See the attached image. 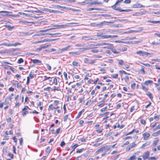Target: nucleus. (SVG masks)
<instances>
[{
    "label": "nucleus",
    "mask_w": 160,
    "mask_h": 160,
    "mask_svg": "<svg viewBox=\"0 0 160 160\" xmlns=\"http://www.w3.org/2000/svg\"><path fill=\"white\" fill-rule=\"evenodd\" d=\"M50 42V41H49V39H44L43 40L37 42L36 43H40V42Z\"/></svg>",
    "instance_id": "28"
},
{
    "label": "nucleus",
    "mask_w": 160,
    "mask_h": 160,
    "mask_svg": "<svg viewBox=\"0 0 160 160\" xmlns=\"http://www.w3.org/2000/svg\"><path fill=\"white\" fill-rule=\"evenodd\" d=\"M95 60H89V63L91 64H93L95 62Z\"/></svg>",
    "instance_id": "48"
},
{
    "label": "nucleus",
    "mask_w": 160,
    "mask_h": 160,
    "mask_svg": "<svg viewBox=\"0 0 160 160\" xmlns=\"http://www.w3.org/2000/svg\"><path fill=\"white\" fill-rule=\"evenodd\" d=\"M24 62L22 58H20L19 59L18 61L17 62L18 63H21Z\"/></svg>",
    "instance_id": "38"
},
{
    "label": "nucleus",
    "mask_w": 160,
    "mask_h": 160,
    "mask_svg": "<svg viewBox=\"0 0 160 160\" xmlns=\"http://www.w3.org/2000/svg\"><path fill=\"white\" fill-rule=\"evenodd\" d=\"M140 122L142 124H145L146 123V121L144 119H141L140 120Z\"/></svg>",
    "instance_id": "53"
},
{
    "label": "nucleus",
    "mask_w": 160,
    "mask_h": 160,
    "mask_svg": "<svg viewBox=\"0 0 160 160\" xmlns=\"http://www.w3.org/2000/svg\"><path fill=\"white\" fill-rule=\"evenodd\" d=\"M143 40L142 39H140L137 41H131V44H137L141 43L142 42Z\"/></svg>",
    "instance_id": "11"
},
{
    "label": "nucleus",
    "mask_w": 160,
    "mask_h": 160,
    "mask_svg": "<svg viewBox=\"0 0 160 160\" xmlns=\"http://www.w3.org/2000/svg\"><path fill=\"white\" fill-rule=\"evenodd\" d=\"M82 39H84L86 40H92L93 39V38L90 36H83L82 37Z\"/></svg>",
    "instance_id": "14"
},
{
    "label": "nucleus",
    "mask_w": 160,
    "mask_h": 160,
    "mask_svg": "<svg viewBox=\"0 0 160 160\" xmlns=\"http://www.w3.org/2000/svg\"><path fill=\"white\" fill-rule=\"evenodd\" d=\"M52 6L55 8H61V6L59 5H52Z\"/></svg>",
    "instance_id": "34"
},
{
    "label": "nucleus",
    "mask_w": 160,
    "mask_h": 160,
    "mask_svg": "<svg viewBox=\"0 0 160 160\" xmlns=\"http://www.w3.org/2000/svg\"><path fill=\"white\" fill-rule=\"evenodd\" d=\"M28 113V111H25L23 112L22 113V114L23 116H24Z\"/></svg>",
    "instance_id": "60"
},
{
    "label": "nucleus",
    "mask_w": 160,
    "mask_h": 160,
    "mask_svg": "<svg viewBox=\"0 0 160 160\" xmlns=\"http://www.w3.org/2000/svg\"><path fill=\"white\" fill-rule=\"evenodd\" d=\"M150 53L148 52H146L145 51H143L142 56L147 57H148L149 55H150Z\"/></svg>",
    "instance_id": "19"
},
{
    "label": "nucleus",
    "mask_w": 160,
    "mask_h": 160,
    "mask_svg": "<svg viewBox=\"0 0 160 160\" xmlns=\"http://www.w3.org/2000/svg\"><path fill=\"white\" fill-rule=\"evenodd\" d=\"M75 46L78 47H82L84 46V44H75Z\"/></svg>",
    "instance_id": "41"
},
{
    "label": "nucleus",
    "mask_w": 160,
    "mask_h": 160,
    "mask_svg": "<svg viewBox=\"0 0 160 160\" xmlns=\"http://www.w3.org/2000/svg\"><path fill=\"white\" fill-rule=\"evenodd\" d=\"M52 149L49 146H48L45 150V152L46 153H48V154L50 153Z\"/></svg>",
    "instance_id": "22"
},
{
    "label": "nucleus",
    "mask_w": 160,
    "mask_h": 160,
    "mask_svg": "<svg viewBox=\"0 0 160 160\" xmlns=\"http://www.w3.org/2000/svg\"><path fill=\"white\" fill-rule=\"evenodd\" d=\"M142 135L144 136L143 140H147L150 136V134L148 133H145L142 134Z\"/></svg>",
    "instance_id": "9"
},
{
    "label": "nucleus",
    "mask_w": 160,
    "mask_h": 160,
    "mask_svg": "<svg viewBox=\"0 0 160 160\" xmlns=\"http://www.w3.org/2000/svg\"><path fill=\"white\" fill-rule=\"evenodd\" d=\"M153 82V81L152 80H148L147 81H146L145 82H144V83L145 84H150V83H152Z\"/></svg>",
    "instance_id": "32"
},
{
    "label": "nucleus",
    "mask_w": 160,
    "mask_h": 160,
    "mask_svg": "<svg viewBox=\"0 0 160 160\" xmlns=\"http://www.w3.org/2000/svg\"><path fill=\"white\" fill-rule=\"evenodd\" d=\"M67 9L71 10L72 11H74V12H77V11H79V10L78 9H78H76L75 8H68Z\"/></svg>",
    "instance_id": "27"
},
{
    "label": "nucleus",
    "mask_w": 160,
    "mask_h": 160,
    "mask_svg": "<svg viewBox=\"0 0 160 160\" xmlns=\"http://www.w3.org/2000/svg\"><path fill=\"white\" fill-rule=\"evenodd\" d=\"M54 83L55 85H57L58 84L57 80L56 78H54L53 79Z\"/></svg>",
    "instance_id": "49"
},
{
    "label": "nucleus",
    "mask_w": 160,
    "mask_h": 160,
    "mask_svg": "<svg viewBox=\"0 0 160 160\" xmlns=\"http://www.w3.org/2000/svg\"><path fill=\"white\" fill-rule=\"evenodd\" d=\"M28 109H30L29 107L28 106H25L24 108L22 109V111H25L27 110Z\"/></svg>",
    "instance_id": "59"
},
{
    "label": "nucleus",
    "mask_w": 160,
    "mask_h": 160,
    "mask_svg": "<svg viewBox=\"0 0 160 160\" xmlns=\"http://www.w3.org/2000/svg\"><path fill=\"white\" fill-rule=\"evenodd\" d=\"M136 158V156L135 155H133L131 156L129 159V160H134Z\"/></svg>",
    "instance_id": "30"
},
{
    "label": "nucleus",
    "mask_w": 160,
    "mask_h": 160,
    "mask_svg": "<svg viewBox=\"0 0 160 160\" xmlns=\"http://www.w3.org/2000/svg\"><path fill=\"white\" fill-rule=\"evenodd\" d=\"M66 1H65L66 2H76V1L75 0H66Z\"/></svg>",
    "instance_id": "50"
},
{
    "label": "nucleus",
    "mask_w": 160,
    "mask_h": 160,
    "mask_svg": "<svg viewBox=\"0 0 160 160\" xmlns=\"http://www.w3.org/2000/svg\"><path fill=\"white\" fill-rule=\"evenodd\" d=\"M116 11H119L120 12H129L131 11V10L130 9H121L120 8H118L116 9Z\"/></svg>",
    "instance_id": "10"
},
{
    "label": "nucleus",
    "mask_w": 160,
    "mask_h": 160,
    "mask_svg": "<svg viewBox=\"0 0 160 160\" xmlns=\"http://www.w3.org/2000/svg\"><path fill=\"white\" fill-rule=\"evenodd\" d=\"M125 80L126 82L129 81V78L128 76H125Z\"/></svg>",
    "instance_id": "55"
},
{
    "label": "nucleus",
    "mask_w": 160,
    "mask_h": 160,
    "mask_svg": "<svg viewBox=\"0 0 160 160\" xmlns=\"http://www.w3.org/2000/svg\"><path fill=\"white\" fill-rule=\"evenodd\" d=\"M62 52V49L59 48L58 49V50L55 52V54H59L61 53Z\"/></svg>",
    "instance_id": "29"
},
{
    "label": "nucleus",
    "mask_w": 160,
    "mask_h": 160,
    "mask_svg": "<svg viewBox=\"0 0 160 160\" xmlns=\"http://www.w3.org/2000/svg\"><path fill=\"white\" fill-rule=\"evenodd\" d=\"M29 78L32 79V78H33V72L32 71L30 72L29 75Z\"/></svg>",
    "instance_id": "31"
},
{
    "label": "nucleus",
    "mask_w": 160,
    "mask_h": 160,
    "mask_svg": "<svg viewBox=\"0 0 160 160\" xmlns=\"http://www.w3.org/2000/svg\"><path fill=\"white\" fill-rule=\"evenodd\" d=\"M139 72L142 75H144L145 74V72L144 69V67L143 66H141V68L139 70Z\"/></svg>",
    "instance_id": "15"
},
{
    "label": "nucleus",
    "mask_w": 160,
    "mask_h": 160,
    "mask_svg": "<svg viewBox=\"0 0 160 160\" xmlns=\"http://www.w3.org/2000/svg\"><path fill=\"white\" fill-rule=\"evenodd\" d=\"M72 65L75 66H77L78 65V62L76 61H73L72 63Z\"/></svg>",
    "instance_id": "51"
},
{
    "label": "nucleus",
    "mask_w": 160,
    "mask_h": 160,
    "mask_svg": "<svg viewBox=\"0 0 160 160\" xmlns=\"http://www.w3.org/2000/svg\"><path fill=\"white\" fill-rule=\"evenodd\" d=\"M144 7V6H143L139 3L134 4L133 5V7L135 8H138Z\"/></svg>",
    "instance_id": "12"
},
{
    "label": "nucleus",
    "mask_w": 160,
    "mask_h": 160,
    "mask_svg": "<svg viewBox=\"0 0 160 160\" xmlns=\"http://www.w3.org/2000/svg\"><path fill=\"white\" fill-rule=\"evenodd\" d=\"M50 13H59L60 12L59 11L56 10H53L52 9H49L48 10V12Z\"/></svg>",
    "instance_id": "16"
},
{
    "label": "nucleus",
    "mask_w": 160,
    "mask_h": 160,
    "mask_svg": "<svg viewBox=\"0 0 160 160\" xmlns=\"http://www.w3.org/2000/svg\"><path fill=\"white\" fill-rule=\"evenodd\" d=\"M149 155V152L148 151H147L145 152L144 154L142 155V158L143 159L145 160L148 158Z\"/></svg>",
    "instance_id": "8"
},
{
    "label": "nucleus",
    "mask_w": 160,
    "mask_h": 160,
    "mask_svg": "<svg viewBox=\"0 0 160 160\" xmlns=\"http://www.w3.org/2000/svg\"><path fill=\"white\" fill-rule=\"evenodd\" d=\"M88 3V2L87 0H85L83 2H80L78 3V4H81L82 5H85Z\"/></svg>",
    "instance_id": "23"
},
{
    "label": "nucleus",
    "mask_w": 160,
    "mask_h": 160,
    "mask_svg": "<svg viewBox=\"0 0 160 160\" xmlns=\"http://www.w3.org/2000/svg\"><path fill=\"white\" fill-rule=\"evenodd\" d=\"M98 46H103L104 45H108L109 46H111L112 45L109 43H102L97 45Z\"/></svg>",
    "instance_id": "20"
},
{
    "label": "nucleus",
    "mask_w": 160,
    "mask_h": 160,
    "mask_svg": "<svg viewBox=\"0 0 160 160\" xmlns=\"http://www.w3.org/2000/svg\"><path fill=\"white\" fill-rule=\"evenodd\" d=\"M127 48L126 47H123L121 48L120 50L121 51L124 52L126 51L127 50Z\"/></svg>",
    "instance_id": "52"
},
{
    "label": "nucleus",
    "mask_w": 160,
    "mask_h": 160,
    "mask_svg": "<svg viewBox=\"0 0 160 160\" xmlns=\"http://www.w3.org/2000/svg\"><path fill=\"white\" fill-rule=\"evenodd\" d=\"M136 146V144L135 143V142H132L131 145L128 146L126 148V151L127 152H129L131 149L134 147Z\"/></svg>",
    "instance_id": "3"
},
{
    "label": "nucleus",
    "mask_w": 160,
    "mask_h": 160,
    "mask_svg": "<svg viewBox=\"0 0 160 160\" xmlns=\"http://www.w3.org/2000/svg\"><path fill=\"white\" fill-rule=\"evenodd\" d=\"M2 45H4L6 46H8V47H10V46H12V44H11V43H2Z\"/></svg>",
    "instance_id": "33"
},
{
    "label": "nucleus",
    "mask_w": 160,
    "mask_h": 160,
    "mask_svg": "<svg viewBox=\"0 0 160 160\" xmlns=\"http://www.w3.org/2000/svg\"><path fill=\"white\" fill-rule=\"evenodd\" d=\"M89 60L88 58H85L84 59V62L85 63H88L89 62Z\"/></svg>",
    "instance_id": "42"
},
{
    "label": "nucleus",
    "mask_w": 160,
    "mask_h": 160,
    "mask_svg": "<svg viewBox=\"0 0 160 160\" xmlns=\"http://www.w3.org/2000/svg\"><path fill=\"white\" fill-rule=\"evenodd\" d=\"M148 22L151 23L153 24H157L160 23V21H152L151 20H149L147 21Z\"/></svg>",
    "instance_id": "21"
},
{
    "label": "nucleus",
    "mask_w": 160,
    "mask_h": 160,
    "mask_svg": "<svg viewBox=\"0 0 160 160\" xmlns=\"http://www.w3.org/2000/svg\"><path fill=\"white\" fill-rule=\"evenodd\" d=\"M123 1V0H117L115 4L111 6V8L113 9L116 10V9L117 8H116V5H117L119 3L122 2Z\"/></svg>",
    "instance_id": "7"
},
{
    "label": "nucleus",
    "mask_w": 160,
    "mask_h": 160,
    "mask_svg": "<svg viewBox=\"0 0 160 160\" xmlns=\"http://www.w3.org/2000/svg\"><path fill=\"white\" fill-rule=\"evenodd\" d=\"M97 46H98L97 45L90 44L88 45V47L87 48H79V49H82V51L83 52L85 50H88L89 49L94 48Z\"/></svg>",
    "instance_id": "1"
},
{
    "label": "nucleus",
    "mask_w": 160,
    "mask_h": 160,
    "mask_svg": "<svg viewBox=\"0 0 160 160\" xmlns=\"http://www.w3.org/2000/svg\"><path fill=\"white\" fill-rule=\"evenodd\" d=\"M42 49V46H41L40 47L37 48L36 49V51L39 52L41 51Z\"/></svg>",
    "instance_id": "58"
},
{
    "label": "nucleus",
    "mask_w": 160,
    "mask_h": 160,
    "mask_svg": "<svg viewBox=\"0 0 160 160\" xmlns=\"http://www.w3.org/2000/svg\"><path fill=\"white\" fill-rule=\"evenodd\" d=\"M150 144V142H147L144 144H143L142 145V146L141 148L142 149H144L145 147L146 146H148Z\"/></svg>",
    "instance_id": "17"
},
{
    "label": "nucleus",
    "mask_w": 160,
    "mask_h": 160,
    "mask_svg": "<svg viewBox=\"0 0 160 160\" xmlns=\"http://www.w3.org/2000/svg\"><path fill=\"white\" fill-rule=\"evenodd\" d=\"M21 43H20L19 42H15L14 43H12V46H16L17 45H21Z\"/></svg>",
    "instance_id": "36"
},
{
    "label": "nucleus",
    "mask_w": 160,
    "mask_h": 160,
    "mask_svg": "<svg viewBox=\"0 0 160 160\" xmlns=\"http://www.w3.org/2000/svg\"><path fill=\"white\" fill-rule=\"evenodd\" d=\"M159 141V140H154L153 142V146L154 147H155L157 145V143Z\"/></svg>",
    "instance_id": "25"
},
{
    "label": "nucleus",
    "mask_w": 160,
    "mask_h": 160,
    "mask_svg": "<svg viewBox=\"0 0 160 160\" xmlns=\"http://www.w3.org/2000/svg\"><path fill=\"white\" fill-rule=\"evenodd\" d=\"M79 23L77 22H71V23H67L65 24H63V25H55L54 26V27H63V26H69L71 24H78Z\"/></svg>",
    "instance_id": "4"
},
{
    "label": "nucleus",
    "mask_w": 160,
    "mask_h": 160,
    "mask_svg": "<svg viewBox=\"0 0 160 160\" xmlns=\"http://www.w3.org/2000/svg\"><path fill=\"white\" fill-rule=\"evenodd\" d=\"M49 108H50L52 110H53V109H54V107H53L52 104H51L49 106Z\"/></svg>",
    "instance_id": "61"
},
{
    "label": "nucleus",
    "mask_w": 160,
    "mask_h": 160,
    "mask_svg": "<svg viewBox=\"0 0 160 160\" xmlns=\"http://www.w3.org/2000/svg\"><path fill=\"white\" fill-rule=\"evenodd\" d=\"M101 37L102 39H104L108 38H115L117 37L118 36L117 35H103L101 36Z\"/></svg>",
    "instance_id": "2"
},
{
    "label": "nucleus",
    "mask_w": 160,
    "mask_h": 160,
    "mask_svg": "<svg viewBox=\"0 0 160 160\" xmlns=\"http://www.w3.org/2000/svg\"><path fill=\"white\" fill-rule=\"evenodd\" d=\"M118 75L117 74L115 75H112L111 76L114 78H118Z\"/></svg>",
    "instance_id": "56"
},
{
    "label": "nucleus",
    "mask_w": 160,
    "mask_h": 160,
    "mask_svg": "<svg viewBox=\"0 0 160 160\" xmlns=\"http://www.w3.org/2000/svg\"><path fill=\"white\" fill-rule=\"evenodd\" d=\"M42 46V49H44V48H47L48 47H50V45H44L43 46Z\"/></svg>",
    "instance_id": "40"
},
{
    "label": "nucleus",
    "mask_w": 160,
    "mask_h": 160,
    "mask_svg": "<svg viewBox=\"0 0 160 160\" xmlns=\"http://www.w3.org/2000/svg\"><path fill=\"white\" fill-rule=\"evenodd\" d=\"M32 62L34 64H39L41 63V61L38 59H35L32 61Z\"/></svg>",
    "instance_id": "18"
},
{
    "label": "nucleus",
    "mask_w": 160,
    "mask_h": 160,
    "mask_svg": "<svg viewBox=\"0 0 160 160\" xmlns=\"http://www.w3.org/2000/svg\"><path fill=\"white\" fill-rule=\"evenodd\" d=\"M8 155L12 159L13 158V155L12 154L9 153H8Z\"/></svg>",
    "instance_id": "57"
},
{
    "label": "nucleus",
    "mask_w": 160,
    "mask_h": 160,
    "mask_svg": "<svg viewBox=\"0 0 160 160\" xmlns=\"http://www.w3.org/2000/svg\"><path fill=\"white\" fill-rule=\"evenodd\" d=\"M123 63V61L122 60H118V64L120 65H122Z\"/></svg>",
    "instance_id": "46"
},
{
    "label": "nucleus",
    "mask_w": 160,
    "mask_h": 160,
    "mask_svg": "<svg viewBox=\"0 0 160 160\" xmlns=\"http://www.w3.org/2000/svg\"><path fill=\"white\" fill-rule=\"evenodd\" d=\"M146 94L148 96V97L151 99H152L153 98L152 97V95L150 92H147L146 93Z\"/></svg>",
    "instance_id": "24"
},
{
    "label": "nucleus",
    "mask_w": 160,
    "mask_h": 160,
    "mask_svg": "<svg viewBox=\"0 0 160 160\" xmlns=\"http://www.w3.org/2000/svg\"><path fill=\"white\" fill-rule=\"evenodd\" d=\"M140 63L142 65H144L146 67H150V65L148 63H143L141 62H140Z\"/></svg>",
    "instance_id": "45"
},
{
    "label": "nucleus",
    "mask_w": 160,
    "mask_h": 160,
    "mask_svg": "<svg viewBox=\"0 0 160 160\" xmlns=\"http://www.w3.org/2000/svg\"><path fill=\"white\" fill-rule=\"evenodd\" d=\"M6 27L9 30H11L12 29L14 28L13 27H11V26L9 25H6Z\"/></svg>",
    "instance_id": "39"
},
{
    "label": "nucleus",
    "mask_w": 160,
    "mask_h": 160,
    "mask_svg": "<svg viewBox=\"0 0 160 160\" xmlns=\"http://www.w3.org/2000/svg\"><path fill=\"white\" fill-rule=\"evenodd\" d=\"M106 147H107L106 146H103V147H102V148H100L98 150H97V152H98L103 151H104V150L105 149V148H106Z\"/></svg>",
    "instance_id": "26"
},
{
    "label": "nucleus",
    "mask_w": 160,
    "mask_h": 160,
    "mask_svg": "<svg viewBox=\"0 0 160 160\" xmlns=\"http://www.w3.org/2000/svg\"><path fill=\"white\" fill-rule=\"evenodd\" d=\"M131 2L130 0H125L124 1V2L125 3L128 4Z\"/></svg>",
    "instance_id": "62"
},
{
    "label": "nucleus",
    "mask_w": 160,
    "mask_h": 160,
    "mask_svg": "<svg viewBox=\"0 0 160 160\" xmlns=\"http://www.w3.org/2000/svg\"><path fill=\"white\" fill-rule=\"evenodd\" d=\"M82 111H81L80 112H78V115L77 117V118H79L81 116V115H82Z\"/></svg>",
    "instance_id": "54"
},
{
    "label": "nucleus",
    "mask_w": 160,
    "mask_h": 160,
    "mask_svg": "<svg viewBox=\"0 0 160 160\" xmlns=\"http://www.w3.org/2000/svg\"><path fill=\"white\" fill-rule=\"evenodd\" d=\"M114 23L113 21H110V22H106L103 21L100 22L99 24H98V25L99 26L101 27L103 25L106 24L107 23L112 24Z\"/></svg>",
    "instance_id": "6"
},
{
    "label": "nucleus",
    "mask_w": 160,
    "mask_h": 160,
    "mask_svg": "<svg viewBox=\"0 0 160 160\" xmlns=\"http://www.w3.org/2000/svg\"><path fill=\"white\" fill-rule=\"evenodd\" d=\"M78 144H76L73 146H72L71 147L73 149V151H74V149L78 146Z\"/></svg>",
    "instance_id": "35"
},
{
    "label": "nucleus",
    "mask_w": 160,
    "mask_h": 160,
    "mask_svg": "<svg viewBox=\"0 0 160 160\" xmlns=\"http://www.w3.org/2000/svg\"><path fill=\"white\" fill-rule=\"evenodd\" d=\"M7 98H6L4 102H3L5 105H8L9 103V102L7 100Z\"/></svg>",
    "instance_id": "44"
},
{
    "label": "nucleus",
    "mask_w": 160,
    "mask_h": 160,
    "mask_svg": "<svg viewBox=\"0 0 160 160\" xmlns=\"http://www.w3.org/2000/svg\"><path fill=\"white\" fill-rule=\"evenodd\" d=\"M61 33H40L38 34L37 35V36H44L46 35H59L61 34Z\"/></svg>",
    "instance_id": "5"
},
{
    "label": "nucleus",
    "mask_w": 160,
    "mask_h": 160,
    "mask_svg": "<svg viewBox=\"0 0 160 160\" xmlns=\"http://www.w3.org/2000/svg\"><path fill=\"white\" fill-rule=\"evenodd\" d=\"M47 66V68L49 70H51V67L49 65V64H46Z\"/></svg>",
    "instance_id": "63"
},
{
    "label": "nucleus",
    "mask_w": 160,
    "mask_h": 160,
    "mask_svg": "<svg viewBox=\"0 0 160 160\" xmlns=\"http://www.w3.org/2000/svg\"><path fill=\"white\" fill-rule=\"evenodd\" d=\"M61 130V128H58L56 131V134H58L60 132V131Z\"/></svg>",
    "instance_id": "64"
},
{
    "label": "nucleus",
    "mask_w": 160,
    "mask_h": 160,
    "mask_svg": "<svg viewBox=\"0 0 160 160\" xmlns=\"http://www.w3.org/2000/svg\"><path fill=\"white\" fill-rule=\"evenodd\" d=\"M104 146L107 147L105 148V149L104 150V151L105 152H107L110 150V148L108 146L106 145Z\"/></svg>",
    "instance_id": "37"
},
{
    "label": "nucleus",
    "mask_w": 160,
    "mask_h": 160,
    "mask_svg": "<svg viewBox=\"0 0 160 160\" xmlns=\"http://www.w3.org/2000/svg\"><path fill=\"white\" fill-rule=\"evenodd\" d=\"M143 51H139L136 52V53L139 54L140 55L142 56Z\"/></svg>",
    "instance_id": "43"
},
{
    "label": "nucleus",
    "mask_w": 160,
    "mask_h": 160,
    "mask_svg": "<svg viewBox=\"0 0 160 160\" xmlns=\"http://www.w3.org/2000/svg\"><path fill=\"white\" fill-rule=\"evenodd\" d=\"M82 50L80 51H78L77 52H69V54H76V55H79L82 52Z\"/></svg>",
    "instance_id": "13"
},
{
    "label": "nucleus",
    "mask_w": 160,
    "mask_h": 160,
    "mask_svg": "<svg viewBox=\"0 0 160 160\" xmlns=\"http://www.w3.org/2000/svg\"><path fill=\"white\" fill-rule=\"evenodd\" d=\"M112 52H113L114 53H115V54H118V53H119V52L116 51L114 49L112 48Z\"/></svg>",
    "instance_id": "47"
}]
</instances>
